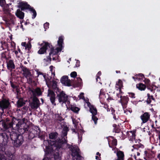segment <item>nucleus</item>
I'll list each match as a JSON object with an SVG mask.
<instances>
[{
	"label": "nucleus",
	"mask_w": 160,
	"mask_h": 160,
	"mask_svg": "<svg viewBox=\"0 0 160 160\" xmlns=\"http://www.w3.org/2000/svg\"><path fill=\"white\" fill-rule=\"evenodd\" d=\"M71 80H70L68 79V80H67V81L63 84H64L65 85L67 86H71Z\"/></svg>",
	"instance_id": "c9c22d12"
},
{
	"label": "nucleus",
	"mask_w": 160,
	"mask_h": 160,
	"mask_svg": "<svg viewBox=\"0 0 160 160\" xmlns=\"http://www.w3.org/2000/svg\"><path fill=\"white\" fill-rule=\"evenodd\" d=\"M26 44V43L25 42H22L21 43V45L25 47Z\"/></svg>",
	"instance_id": "13d9d810"
},
{
	"label": "nucleus",
	"mask_w": 160,
	"mask_h": 160,
	"mask_svg": "<svg viewBox=\"0 0 160 160\" xmlns=\"http://www.w3.org/2000/svg\"><path fill=\"white\" fill-rule=\"evenodd\" d=\"M68 77L67 76H63L61 79V82L62 84H63L68 80Z\"/></svg>",
	"instance_id": "c756f323"
},
{
	"label": "nucleus",
	"mask_w": 160,
	"mask_h": 160,
	"mask_svg": "<svg viewBox=\"0 0 160 160\" xmlns=\"http://www.w3.org/2000/svg\"><path fill=\"white\" fill-rule=\"evenodd\" d=\"M26 102H27V100L24 99L22 98H19L17 102V107L19 108L25 104Z\"/></svg>",
	"instance_id": "6ab92c4d"
},
{
	"label": "nucleus",
	"mask_w": 160,
	"mask_h": 160,
	"mask_svg": "<svg viewBox=\"0 0 160 160\" xmlns=\"http://www.w3.org/2000/svg\"><path fill=\"white\" fill-rule=\"evenodd\" d=\"M18 134L15 132H12L9 133L12 143L14 147H18L21 146L23 142V137L21 133Z\"/></svg>",
	"instance_id": "20e7f679"
},
{
	"label": "nucleus",
	"mask_w": 160,
	"mask_h": 160,
	"mask_svg": "<svg viewBox=\"0 0 160 160\" xmlns=\"http://www.w3.org/2000/svg\"><path fill=\"white\" fill-rule=\"evenodd\" d=\"M73 160H83V159L80 155L72 158Z\"/></svg>",
	"instance_id": "f704fd0d"
},
{
	"label": "nucleus",
	"mask_w": 160,
	"mask_h": 160,
	"mask_svg": "<svg viewBox=\"0 0 160 160\" xmlns=\"http://www.w3.org/2000/svg\"><path fill=\"white\" fill-rule=\"evenodd\" d=\"M58 133L56 132L51 133L49 134V138L50 139H55L58 136Z\"/></svg>",
	"instance_id": "5701e85b"
},
{
	"label": "nucleus",
	"mask_w": 160,
	"mask_h": 160,
	"mask_svg": "<svg viewBox=\"0 0 160 160\" xmlns=\"http://www.w3.org/2000/svg\"><path fill=\"white\" fill-rule=\"evenodd\" d=\"M101 72H99L98 73H97V75H96V77H97V78H96V81L97 82L98 81V78L99 79L100 78H99V76L101 75Z\"/></svg>",
	"instance_id": "49530a36"
},
{
	"label": "nucleus",
	"mask_w": 160,
	"mask_h": 160,
	"mask_svg": "<svg viewBox=\"0 0 160 160\" xmlns=\"http://www.w3.org/2000/svg\"><path fill=\"white\" fill-rule=\"evenodd\" d=\"M27 121V120L25 118L22 120L14 118L10 119L7 118L5 122H2V126L5 129L12 128L17 131L19 133L23 134L28 132L29 128V126L26 123Z\"/></svg>",
	"instance_id": "f257e3e1"
},
{
	"label": "nucleus",
	"mask_w": 160,
	"mask_h": 160,
	"mask_svg": "<svg viewBox=\"0 0 160 160\" xmlns=\"http://www.w3.org/2000/svg\"><path fill=\"white\" fill-rule=\"evenodd\" d=\"M116 87L117 88L119 89L120 90L121 89V88L122 87V82L121 80H118V82L116 84Z\"/></svg>",
	"instance_id": "bb28decb"
},
{
	"label": "nucleus",
	"mask_w": 160,
	"mask_h": 160,
	"mask_svg": "<svg viewBox=\"0 0 160 160\" xmlns=\"http://www.w3.org/2000/svg\"><path fill=\"white\" fill-rule=\"evenodd\" d=\"M63 41V39L62 37H60L59 38L58 40V44L59 47L55 49L54 48L52 45L49 44L48 42H43L41 43L39 42L38 44L40 46H42V47L40 49L38 52L39 54H43L46 52L47 50L49 48V55L50 56L52 55V57H53L54 55L57 54L58 52H60L62 50Z\"/></svg>",
	"instance_id": "f03ea898"
},
{
	"label": "nucleus",
	"mask_w": 160,
	"mask_h": 160,
	"mask_svg": "<svg viewBox=\"0 0 160 160\" xmlns=\"http://www.w3.org/2000/svg\"><path fill=\"white\" fill-rule=\"evenodd\" d=\"M19 5L18 7L21 8V10L23 11L25 9H29V10L32 12L33 13V16L32 17V19H34L36 17L37 13L35 10L32 8L29 5H28L27 3L25 2H21L19 3Z\"/></svg>",
	"instance_id": "39448f33"
},
{
	"label": "nucleus",
	"mask_w": 160,
	"mask_h": 160,
	"mask_svg": "<svg viewBox=\"0 0 160 160\" xmlns=\"http://www.w3.org/2000/svg\"><path fill=\"white\" fill-rule=\"evenodd\" d=\"M20 68L21 69L22 71L23 72L22 74L25 77L28 76H31V75H33V74H34L33 73L34 72V71L33 70H31L32 72V73L31 70L21 65L20 66Z\"/></svg>",
	"instance_id": "9b49d317"
},
{
	"label": "nucleus",
	"mask_w": 160,
	"mask_h": 160,
	"mask_svg": "<svg viewBox=\"0 0 160 160\" xmlns=\"http://www.w3.org/2000/svg\"><path fill=\"white\" fill-rule=\"evenodd\" d=\"M77 79L78 81V86L80 85L82 82L81 79L79 78H77Z\"/></svg>",
	"instance_id": "c03bdc74"
},
{
	"label": "nucleus",
	"mask_w": 160,
	"mask_h": 160,
	"mask_svg": "<svg viewBox=\"0 0 160 160\" xmlns=\"http://www.w3.org/2000/svg\"><path fill=\"white\" fill-rule=\"evenodd\" d=\"M9 23L10 24H14L15 23V19L13 18H10Z\"/></svg>",
	"instance_id": "37998d69"
},
{
	"label": "nucleus",
	"mask_w": 160,
	"mask_h": 160,
	"mask_svg": "<svg viewBox=\"0 0 160 160\" xmlns=\"http://www.w3.org/2000/svg\"><path fill=\"white\" fill-rule=\"evenodd\" d=\"M39 101L36 97H33L32 102L30 104V106L32 109H36L39 106Z\"/></svg>",
	"instance_id": "ddd939ff"
},
{
	"label": "nucleus",
	"mask_w": 160,
	"mask_h": 160,
	"mask_svg": "<svg viewBox=\"0 0 160 160\" xmlns=\"http://www.w3.org/2000/svg\"><path fill=\"white\" fill-rule=\"evenodd\" d=\"M56 97L59 103L62 106L63 104L66 103L68 99V96L63 91L61 92L58 94Z\"/></svg>",
	"instance_id": "423d86ee"
},
{
	"label": "nucleus",
	"mask_w": 160,
	"mask_h": 160,
	"mask_svg": "<svg viewBox=\"0 0 160 160\" xmlns=\"http://www.w3.org/2000/svg\"><path fill=\"white\" fill-rule=\"evenodd\" d=\"M120 129H118V128H116L114 130V131L116 133H118L120 132Z\"/></svg>",
	"instance_id": "5fc2aeb1"
},
{
	"label": "nucleus",
	"mask_w": 160,
	"mask_h": 160,
	"mask_svg": "<svg viewBox=\"0 0 160 160\" xmlns=\"http://www.w3.org/2000/svg\"><path fill=\"white\" fill-rule=\"evenodd\" d=\"M10 153H11L10 152H8L7 153V156L8 157V156H10Z\"/></svg>",
	"instance_id": "338daca9"
},
{
	"label": "nucleus",
	"mask_w": 160,
	"mask_h": 160,
	"mask_svg": "<svg viewBox=\"0 0 160 160\" xmlns=\"http://www.w3.org/2000/svg\"><path fill=\"white\" fill-rule=\"evenodd\" d=\"M96 159L97 160H100V159H99V157L98 156H96Z\"/></svg>",
	"instance_id": "69168bd1"
},
{
	"label": "nucleus",
	"mask_w": 160,
	"mask_h": 160,
	"mask_svg": "<svg viewBox=\"0 0 160 160\" xmlns=\"http://www.w3.org/2000/svg\"><path fill=\"white\" fill-rule=\"evenodd\" d=\"M10 156H8L9 159L10 160H14V155L12 153H10Z\"/></svg>",
	"instance_id": "a18cd8bd"
},
{
	"label": "nucleus",
	"mask_w": 160,
	"mask_h": 160,
	"mask_svg": "<svg viewBox=\"0 0 160 160\" xmlns=\"http://www.w3.org/2000/svg\"><path fill=\"white\" fill-rule=\"evenodd\" d=\"M57 82L56 81H53L52 82V86L53 88L55 89L57 88Z\"/></svg>",
	"instance_id": "e433bc0d"
},
{
	"label": "nucleus",
	"mask_w": 160,
	"mask_h": 160,
	"mask_svg": "<svg viewBox=\"0 0 160 160\" xmlns=\"http://www.w3.org/2000/svg\"><path fill=\"white\" fill-rule=\"evenodd\" d=\"M33 97H36V96H39L41 95L42 92L41 89L38 88L32 91Z\"/></svg>",
	"instance_id": "a211bd4d"
},
{
	"label": "nucleus",
	"mask_w": 160,
	"mask_h": 160,
	"mask_svg": "<svg viewBox=\"0 0 160 160\" xmlns=\"http://www.w3.org/2000/svg\"><path fill=\"white\" fill-rule=\"evenodd\" d=\"M134 153L133 154H132L131 155V158L132 160H142L141 159L139 158L138 157H137V153L135 152L134 151Z\"/></svg>",
	"instance_id": "cd10ccee"
},
{
	"label": "nucleus",
	"mask_w": 160,
	"mask_h": 160,
	"mask_svg": "<svg viewBox=\"0 0 160 160\" xmlns=\"http://www.w3.org/2000/svg\"><path fill=\"white\" fill-rule=\"evenodd\" d=\"M7 67L8 69H13L15 68V65L12 60H9L7 62Z\"/></svg>",
	"instance_id": "4be33fe9"
},
{
	"label": "nucleus",
	"mask_w": 160,
	"mask_h": 160,
	"mask_svg": "<svg viewBox=\"0 0 160 160\" xmlns=\"http://www.w3.org/2000/svg\"><path fill=\"white\" fill-rule=\"evenodd\" d=\"M132 142L134 143V144L132 146L134 149H132V150L137 153L136 157L139 156L140 154V152L144 151V146L140 143L138 144H136V142L135 139H133Z\"/></svg>",
	"instance_id": "0eeeda50"
},
{
	"label": "nucleus",
	"mask_w": 160,
	"mask_h": 160,
	"mask_svg": "<svg viewBox=\"0 0 160 160\" xmlns=\"http://www.w3.org/2000/svg\"><path fill=\"white\" fill-rule=\"evenodd\" d=\"M47 96L50 97V100L52 103L56 105L55 103V95L54 92L50 89H49L48 90Z\"/></svg>",
	"instance_id": "4468645a"
},
{
	"label": "nucleus",
	"mask_w": 160,
	"mask_h": 160,
	"mask_svg": "<svg viewBox=\"0 0 160 160\" xmlns=\"http://www.w3.org/2000/svg\"><path fill=\"white\" fill-rule=\"evenodd\" d=\"M67 142L65 138H62L61 139H60L54 142L53 146L56 147L54 154L55 160H61L62 151L61 148H63V146Z\"/></svg>",
	"instance_id": "7ed1b4c3"
},
{
	"label": "nucleus",
	"mask_w": 160,
	"mask_h": 160,
	"mask_svg": "<svg viewBox=\"0 0 160 160\" xmlns=\"http://www.w3.org/2000/svg\"><path fill=\"white\" fill-rule=\"evenodd\" d=\"M140 118L142 121V123H145L149 120L150 115L148 113L145 112L140 116Z\"/></svg>",
	"instance_id": "2eb2a0df"
},
{
	"label": "nucleus",
	"mask_w": 160,
	"mask_h": 160,
	"mask_svg": "<svg viewBox=\"0 0 160 160\" xmlns=\"http://www.w3.org/2000/svg\"><path fill=\"white\" fill-rule=\"evenodd\" d=\"M61 114H55V119L57 120L60 121H62L63 119L60 116Z\"/></svg>",
	"instance_id": "7c9ffc66"
},
{
	"label": "nucleus",
	"mask_w": 160,
	"mask_h": 160,
	"mask_svg": "<svg viewBox=\"0 0 160 160\" xmlns=\"http://www.w3.org/2000/svg\"><path fill=\"white\" fill-rule=\"evenodd\" d=\"M24 160H31V158L26 155L24 156Z\"/></svg>",
	"instance_id": "8fccbe9b"
},
{
	"label": "nucleus",
	"mask_w": 160,
	"mask_h": 160,
	"mask_svg": "<svg viewBox=\"0 0 160 160\" xmlns=\"http://www.w3.org/2000/svg\"><path fill=\"white\" fill-rule=\"evenodd\" d=\"M139 76L140 77H141V78L143 77H144V75H143V74L142 73L139 74H138V75H137L135 76Z\"/></svg>",
	"instance_id": "4d7b16f0"
},
{
	"label": "nucleus",
	"mask_w": 160,
	"mask_h": 160,
	"mask_svg": "<svg viewBox=\"0 0 160 160\" xmlns=\"http://www.w3.org/2000/svg\"><path fill=\"white\" fill-rule=\"evenodd\" d=\"M117 158L116 160H123L124 154L123 152L121 151H118L116 153Z\"/></svg>",
	"instance_id": "aec40b11"
},
{
	"label": "nucleus",
	"mask_w": 160,
	"mask_h": 160,
	"mask_svg": "<svg viewBox=\"0 0 160 160\" xmlns=\"http://www.w3.org/2000/svg\"><path fill=\"white\" fill-rule=\"evenodd\" d=\"M105 95V93L102 89H101L100 91L99 97L101 98H103Z\"/></svg>",
	"instance_id": "473e14b6"
},
{
	"label": "nucleus",
	"mask_w": 160,
	"mask_h": 160,
	"mask_svg": "<svg viewBox=\"0 0 160 160\" xmlns=\"http://www.w3.org/2000/svg\"><path fill=\"white\" fill-rule=\"evenodd\" d=\"M42 75L43 76V77L44 78V79L46 80V75L43 73V75Z\"/></svg>",
	"instance_id": "e2e57ef3"
},
{
	"label": "nucleus",
	"mask_w": 160,
	"mask_h": 160,
	"mask_svg": "<svg viewBox=\"0 0 160 160\" xmlns=\"http://www.w3.org/2000/svg\"><path fill=\"white\" fill-rule=\"evenodd\" d=\"M10 105L9 101L4 99L0 101V114L2 115L8 108Z\"/></svg>",
	"instance_id": "6e6552de"
},
{
	"label": "nucleus",
	"mask_w": 160,
	"mask_h": 160,
	"mask_svg": "<svg viewBox=\"0 0 160 160\" xmlns=\"http://www.w3.org/2000/svg\"><path fill=\"white\" fill-rule=\"evenodd\" d=\"M158 158L159 159V160H160V153L158 154Z\"/></svg>",
	"instance_id": "774afa93"
},
{
	"label": "nucleus",
	"mask_w": 160,
	"mask_h": 160,
	"mask_svg": "<svg viewBox=\"0 0 160 160\" xmlns=\"http://www.w3.org/2000/svg\"><path fill=\"white\" fill-rule=\"evenodd\" d=\"M112 143L113 145L116 146L117 144V141L116 139L113 140L112 142Z\"/></svg>",
	"instance_id": "09e8293b"
},
{
	"label": "nucleus",
	"mask_w": 160,
	"mask_h": 160,
	"mask_svg": "<svg viewBox=\"0 0 160 160\" xmlns=\"http://www.w3.org/2000/svg\"><path fill=\"white\" fill-rule=\"evenodd\" d=\"M11 86L14 89H16V88H18L16 86L14 85L12 83H11Z\"/></svg>",
	"instance_id": "864d4df0"
},
{
	"label": "nucleus",
	"mask_w": 160,
	"mask_h": 160,
	"mask_svg": "<svg viewBox=\"0 0 160 160\" xmlns=\"http://www.w3.org/2000/svg\"><path fill=\"white\" fill-rule=\"evenodd\" d=\"M71 110L74 112L77 113H78V112L79 111L80 108L78 107L72 106L71 107Z\"/></svg>",
	"instance_id": "c85d7f7f"
},
{
	"label": "nucleus",
	"mask_w": 160,
	"mask_h": 160,
	"mask_svg": "<svg viewBox=\"0 0 160 160\" xmlns=\"http://www.w3.org/2000/svg\"><path fill=\"white\" fill-rule=\"evenodd\" d=\"M8 131L6 130V132L0 133V144L2 146H5L8 142L9 133H10Z\"/></svg>",
	"instance_id": "1a4fd4ad"
},
{
	"label": "nucleus",
	"mask_w": 160,
	"mask_h": 160,
	"mask_svg": "<svg viewBox=\"0 0 160 160\" xmlns=\"http://www.w3.org/2000/svg\"><path fill=\"white\" fill-rule=\"evenodd\" d=\"M137 87L139 89L141 90H144L146 88L145 85L142 83L137 84L136 85Z\"/></svg>",
	"instance_id": "a878e982"
},
{
	"label": "nucleus",
	"mask_w": 160,
	"mask_h": 160,
	"mask_svg": "<svg viewBox=\"0 0 160 160\" xmlns=\"http://www.w3.org/2000/svg\"><path fill=\"white\" fill-rule=\"evenodd\" d=\"M90 111L92 113V120L94 121V124L96 125L97 124V121L98 118L95 116L97 114V110L96 108L93 106L90 108Z\"/></svg>",
	"instance_id": "f8f14e48"
},
{
	"label": "nucleus",
	"mask_w": 160,
	"mask_h": 160,
	"mask_svg": "<svg viewBox=\"0 0 160 160\" xmlns=\"http://www.w3.org/2000/svg\"><path fill=\"white\" fill-rule=\"evenodd\" d=\"M147 96H148V98L147 100V102L148 104H149L151 102V99H153V96H150L149 94H148Z\"/></svg>",
	"instance_id": "72a5a7b5"
},
{
	"label": "nucleus",
	"mask_w": 160,
	"mask_h": 160,
	"mask_svg": "<svg viewBox=\"0 0 160 160\" xmlns=\"http://www.w3.org/2000/svg\"><path fill=\"white\" fill-rule=\"evenodd\" d=\"M16 91H17V92L18 93V92H19V89L18 88H16Z\"/></svg>",
	"instance_id": "0e129e2a"
},
{
	"label": "nucleus",
	"mask_w": 160,
	"mask_h": 160,
	"mask_svg": "<svg viewBox=\"0 0 160 160\" xmlns=\"http://www.w3.org/2000/svg\"><path fill=\"white\" fill-rule=\"evenodd\" d=\"M134 95H135L133 93H129V97H130L132 98H135V97H134Z\"/></svg>",
	"instance_id": "603ef678"
},
{
	"label": "nucleus",
	"mask_w": 160,
	"mask_h": 160,
	"mask_svg": "<svg viewBox=\"0 0 160 160\" xmlns=\"http://www.w3.org/2000/svg\"><path fill=\"white\" fill-rule=\"evenodd\" d=\"M132 78L133 79H134V80L135 81H136V79H139V78H138V77L137 76L136 77H132ZM139 79H140V78H139Z\"/></svg>",
	"instance_id": "680f3d73"
},
{
	"label": "nucleus",
	"mask_w": 160,
	"mask_h": 160,
	"mask_svg": "<svg viewBox=\"0 0 160 160\" xmlns=\"http://www.w3.org/2000/svg\"><path fill=\"white\" fill-rule=\"evenodd\" d=\"M0 160H7V159L3 155L0 154Z\"/></svg>",
	"instance_id": "a19ab883"
},
{
	"label": "nucleus",
	"mask_w": 160,
	"mask_h": 160,
	"mask_svg": "<svg viewBox=\"0 0 160 160\" xmlns=\"http://www.w3.org/2000/svg\"><path fill=\"white\" fill-rule=\"evenodd\" d=\"M34 74L31 76H28L25 78H26L27 82L29 84H31L33 82V79L34 77Z\"/></svg>",
	"instance_id": "b1692460"
},
{
	"label": "nucleus",
	"mask_w": 160,
	"mask_h": 160,
	"mask_svg": "<svg viewBox=\"0 0 160 160\" xmlns=\"http://www.w3.org/2000/svg\"><path fill=\"white\" fill-rule=\"evenodd\" d=\"M51 56H48L46 58H44L43 60V62H48L49 63L50 61H51V58L50 57Z\"/></svg>",
	"instance_id": "2f4dec72"
},
{
	"label": "nucleus",
	"mask_w": 160,
	"mask_h": 160,
	"mask_svg": "<svg viewBox=\"0 0 160 160\" xmlns=\"http://www.w3.org/2000/svg\"><path fill=\"white\" fill-rule=\"evenodd\" d=\"M77 75V72H72L70 74V76L71 77L74 78Z\"/></svg>",
	"instance_id": "58836bf2"
},
{
	"label": "nucleus",
	"mask_w": 160,
	"mask_h": 160,
	"mask_svg": "<svg viewBox=\"0 0 160 160\" xmlns=\"http://www.w3.org/2000/svg\"><path fill=\"white\" fill-rule=\"evenodd\" d=\"M42 160H52L50 158H45Z\"/></svg>",
	"instance_id": "052dcab7"
},
{
	"label": "nucleus",
	"mask_w": 160,
	"mask_h": 160,
	"mask_svg": "<svg viewBox=\"0 0 160 160\" xmlns=\"http://www.w3.org/2000/svg\"><path fill=\"white\" fill-rule=\"evenodd\" d=\"M21 11L19 9H17L16 15L20 19H23L24 17V13Z\"/></svg>",
	"instance_id": "412c9836"
},
{
	"label": "nucleus",
	"mask_w": 160,
	"mask_h": 160,
	"mask_svg": "<svg viewBox=\"0 0 160 160\" xmlns=\"http://www.w3.org/2000/svg\"><path fill=\"white\" fill-rule=\"evenodd\" d=\"M5 0H0V6L2 7L5 4Z\"/></svg>",
	"instance_id": "79ce46f5"
},
{
	"label": "nucleus",
	"mask_w": 160,
	"mask_h": 160,
	"mask_svg": "<svg viewBox=\"0 0 160 160\" xmlns=\"http://www.w3.org/2000/svg\"><path fill=\"white\" fill-rule=\"evenodd\" d=\"M71 149L72 152V158L80 155L79 152V149L78 147H72L71 148Z\"/></svg>",
	"instance_id": "dca6fc26"
},
{
	"label": "nucleus",
	"mask_w": 160,
	"mask_h": 160,
	"mask_svg": "<svg viewBox=\"0 0 160 160\" xmlns=\"http://www.w3.org/2000/svg\"><path fill=\"white\" fill-rule=\"evenodd\" d=\"M35 71L37 72V74H38L37 77H38L39 75H43V73L38 71V70H35L34 72Z\"/></svg>",
	"instance_id": "de8ad7c7"
},
{
	"label": "nucleus",
	"mask_w": 160,
	"mask_h": 160,
	"mask_svg": "<svg viewBox=\"0 0 160 160\" xmlns=\"http://www.w3.org/2000/svg\"><path fill=\"white\" fill-rule=\"evenodd\" d=\"M113 127H114L113 130H114L116 128H117V125L115 124H114L113 125Z\"/></svg>",
	"instance_id": "bf43d9fd"
},
{
	"label": "nucleus",
	"mask_w": 160,
	"mask_h": 160,
	"mask_svg": "<svg viewBox=\"0 0 160 160\" xmlns=\"http://www.w3.org/2000/svg\"><path fill=\"white\" fill-rule=\"evenodd\" d=\"M120 98L121 99L119 102L121 103L123 108L125 107L128 101V97L125 96L122 97L121 96Z\"/></svg>",
	"instance_id": "f3484780"
},
{
	"label": "nucleus",
	"mask_w": 160,
	"mask_h": 160,
	"mask_svg": "<svg viewBox=\"0 0 160 160\" xmlns=\"http://www.w3.org/2000/svg\"><path fill=\"white\" fill-rule=\"evenodd\" d=\"M84 93H81L79 95V97L80 98L83 99L84 98V97L83 96Z\"/></svg>",
	"instance_id": "3c124183"
},
{
	"label": "nucleus",
	"mask_w": 160,
	"mask_h": 160,
	"mask_svg": "<svg viewBox=\"0 0 160 160\" xmlns=\"http://www.w3.org/2000/svg\"><path fill=\"white\" fill-rule=\"evenodd\" d=\"M40 133L41 131L39 128L37 126H35L30 130L29 136L31 138L38 136L39 137L40 136Z\"/></svg>",
	"instance_id": "9d476101"
},
{
	"label": "nucleus",
	"mask_w": 160,
	"mask_h": 160,
	"mask_svg": "<svg viewBox=\"0 0 160 160\" xmlns=\"http://www.w3.org/2000/svg\"><path fill=\"white\" fill-rule=\"evenodd\" d=\"M68 130V127L67 126L64 127L62 132V136L63 137L66 136L67 135Z\"/></svg>",
	"instance_id": "393cba45"
},
{
	"label": "nucleus",
	"mask_w": 160,
	"mask_h": 160,
	"mask_svg": "<svg viewBox=\"0 0 160 160\" xmlns=\"http://www.w3.org/2000/svg\"><path fill=\"white\" fill-rule=\"evenodd\" d=\"M79 65V61L78 60H77L76 62V67H78Z\"/></svg>",
	"instance_id": "6e6d98bb"
},
{
	"label": "nucleus",
	"mask_w": 160,
	"mask_h": 160,
	"mask_svg": "<svg viewBox=\"0 0 160 160\" xmlns=\"http://www.w3.org/2000/svg\"><path fill=\"white\" fill-rule=\"evenodd\" d=\"M49 23L48 22H46L44 24V27L45 29V31H46L48 28Z\"/></svg>",
	"instance_id": "ea45409f"
},
{
	"label": "nucleus",
	"mask_w": 160,
	"mask_h": 160,
	"mask_svg": "<svg viewBox=\"0 0 160 160\" xmlns=\"http://www.w3.org/2000/svg\"><path fill=\"white\" fill-rule=\"evenodd\" d=\"M31 45L30 43H28L26 45L25 47V49H27L28 50H29L31 48Z\"/></svg>",
	"instance_id": "4c0bfd02"
}]
</instances>
